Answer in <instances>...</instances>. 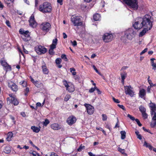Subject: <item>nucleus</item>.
Instances as JSON below:
<instances>
[{"instance_id":"nucleus-1","label":"nucleus","mask_w":156,"mask_h":156,"mask_svg":"<svg viewBox=\"0 0 156 156\" xmlns=\"http://www.w3.org/2000/svg\"><path fill=\"white\" fill-rule=\"evenodd\" d=\"M153 20L148 14H146L143 18L139 17L137 20L133 24L135 29L139 30L143 27H149L151 29L152 27Z\"/></svg>"},{"instance_id":"nucleus-2","label":"nucleus","mask_w":156,"mask_h":156,"mask_svg":"<svg viewBox=\"0 0 156 156\" xmlns=\"http://www.w3.org/2000/svg\"><path fill=\"white\" fill-rule=\"evenodd\" d=\"M38 10L44 13H50L52 10V8L51 3L46 2L39 5Z\"/></svg>"},{"instance_id":"nucleus-3","label":"nucleus","mask_w":156,"mask_h":156,"mask_svg":"<svg viewBox=\"0 0 156 156\" xmlns=\"http://www.w3.org/2000/svg\"><path fill=\"white\" fill-rule=\"evenodd\" d=\"M80 16L76 15L72 16L71 18V21L73 25L75 26L82 27L83 22Z\"/></svg>"},{"instance_id":"nucleus-4","label":"nucleus","mask_w":156,"mask_h":156,"mask_svg":"<svg viewBox=\"0 0 156 156\" xmlns=\"http://www.w3.org/2000/svg\"><path fill=\"white\" fill-rule=\"evenodd\" d=\"M19 33L20 34L22 39L24 41H27L30 39V33L28 30H25L21 28L19 30Z\"/></svg>"},{"instance_id":"nucleus-5","label":"nucleus","mask_w":156,"mask_h":156,"mask_svg":"<svg viewBox=\"0 0 156 156\" xmlns=\"http://www.w3.org/2000/svg\"><path fill=\"white\" fill-rule=\"evenodd\" d=\"M123 1L130 8L134 10L137 9L138 7V0H123Z\"/></svg>"},{"instance_id":"nucleus-6","label":"nucleus","mask_w":156,"mask_h":156,"mask_svg":"<svg viewBox=\"0 0 156 156\" xmlns=\"http://www.w3.org/2000/svg\"><path fill=\"white\" fill-rule=\"evenodd\" d=\"M124 33L127 39L129 40H131L136 34V32L132 28L129 29L124 32Z\"/></svg>"},{"instance_id":"nucleus-7","label":"nucleus","mask_w":156,"mask_h":156,"mask_svg":"<svg viewBox=\"0 0 156 156\" xmlns=\"http://www.w3.org/2000/svg\"><path fill=\"white\" fill-rule=\"evenodd\" d=\"M9 97L7 98V103L9 104H12L14 105H17L19 104V101L16 98L15 96L13 95L12 94H9Z\"/></svg>"},{"instance_id":"nucleus-8","label":"nucleus","mask_w":156,"mask_h":156,"mask_svg":"<svg viewBox=\"0 0 156 156\" xmlns=\"http://www.w3.org/2000/svg\"><path fill=\"white\" fill-rule=\"evenodd\" d=\"M114 37V34L111 33H105L102 37L104 42L108 43L112 41Z\"/></svg>"},{"instance_id":"nucleus-9","label":"nucleus","mask_w":156,"mask_h":156,"mask_svg":"<svg viewBox=\"0 0 156 156\" xmlns=\"http://www.w3.org/2000/svg\"><path fill=\"white\" fill-rule=\"evenodd\" d=\"M58 39L55 38L53 39L52 44L50 45V48L48 53L50 55H53L55 54L54 49L56 48V45L57 44Z\"/></svg>"},{"instance_id":"nucleus-10","label":"nucleus","mask_w":156,"mask_h":156,"mask_svg":"<svg viewBox=\"0 0 156 156\" xmlns=\"http://www.w3.org/2000/svg\"><path fill=\"white\" fill-rule=\"evenodd\" d=\"M35 50L36 52L39 55L44 54L47 51V49L44 46L39 45L35 48Z\"/></svg>"},{"instance_id":"nucleus-11","label":"nucleus","mask_w":156,"mask_h":156,"mask_svg":"<svg viewBox=\"0 0 156 156\" xmlns=\"http://www.w3.org/2000/svg\"><path fill=\"white\" fill-rule=\"evenodd\" d=\"M133 88L131 85L124 86V89L126 94L129 95L131 97H133L134 95H135V92L133 90Z\"/></svg>"},{"instance_id":"nucleus-12","label":"nucleus","mask_w":156,"mask_h":156,"mask_svg":"<svg viewBox=\"0 0 156 156\" xmlns=\"http://www.w3.org/2000/svg\"><path fill=\"white\" fill-rule=\"evenodd\" d=\"M29 26L33 28H35L37 26V23L36 22L34 15L33 14H32L28 20Z\"/></svg>"},{"instance_id":"nucleus-13","label":"nucleus","mask_w":156,"mask_h":156,"mask_svg":"<svg viewBox=\"0 0 156 156\" xmlns=\"http://www.w3.org/2000/svg\"><path fill=\"white\" fill-rule=\"evenodd\" d=\"M41 29L43 31L48 32L51 29V25L50 23L48 22L43 23L41 24Z\"/></svg>"},{"instance_id":"nucleus-14","label":"nucleus","mask_w":156,"mask_h":156,"mask_svg":"<svg viewBox=\"0 0 156 156\" xmlns=\"http://www.w3.org/2000/svg\"><path fill=\"white\" fill-rule=\"evenodd\" d=\"M84 105L86 107L87 112L89 115H91L93 114L94 109L93 106L90 104L87 103H85Z\"/></svg>"},{"instance_id":"nucleus-15","label":"nucleus","mask_w":156,"mask_h":156,"mask_svg":"<svg viewBox=\"0 0 156 156\" xmlns=\"http://www.w3.org/2000/svg\"><path fill=\"white\" fill-rule=\"evenodd\" d=\"M8 85V87L13 92H16L18 89V86L12 81H9Z\"/></svg>"},{"instance_id":"nucleus-16","label":"nucleus","mask_w":156,"mask_h":156,"mask_svg":"<svg viewBox=\"0 0 156 156\" xmlns=\"http://www.w3.org/2000/svg\"><path fill=\"white\" fill-rule=\"evenodd\" d=\"M149 106L151 109V114L153 115L155 113H156V105L155 103H152L150 101V103L149 104Z\"/></svg>"},{"instance_id":"nucleus-17","label":"nucleus","mask_w":156,"mask_h":156,"mask_svg":"<svg viewBox=\"0 0 156 156\" xmlns=\"http://www.w3.org/2000/svg\"><path fill=\"white\" fill-rule=\"evenodd\" d=\"M76 118L74 116L71 115L67 118L66 122L69 125L72 126L76 122Z\"/></svg>"},{"instance_id":"nucleus-18","label":"nucleus","mask_w":156,"mask_h":156,"mask_svg":"<svg viewBox=\"0 0 156 156\" xmlns=\"http://www.w3.org/2000/svg\"><path fill=\"white\" fill-rule=\"evenodd\" d=\"M153 115L152 121L150 124V126L152 128H154L156 126V113H155Z\"/></svg>"},{"instance_id":"nucleus-19","label":"nucleus","mask_w":156,"mask_h":156,"mask_svg":"<svg viewBox=\"0 0 156 156\" xmlns=\"http://www.w3.org/2000/svg\"><path fill=\"white\" fill-rule=\"evenodd\" d=\"M51 128L54 130H58L62 128L61 125L57 123H54L51 125Z\"/></svg>"},{"instance_id":"nucleus-20","label":"nucleus","mask_w":156,"mask_h":156,"mask_svg":"<svg viewBox=\"0 0 156 156\" xmlns=\"http://www.w3.org/2000/svg\"><path fill=\"white\" fill-rule=\"evenodd\" d=\"M43 65L41 66V68L43 73L44 74H48L49 73V71L45 63L43 62Z\"/></svg>"},{"instance_id":"nucleus-21","label":"nucleus","mask_w":156,"mask_h":156,"mask_svg":"<svg viewBox=\"0 0 156 156\" xmlns=\"http://www.w3.org/2000/svg\"><path fill=\"white\" fill-rule=\"evenodd\" d=\"M146 91L145 89H141L139 90V96L141 98H143L146 95Z\"/></svg>"},{"instance_id":"nucleus-22","label":"nucleus","mask_w":156,"mask_h":156,"mask_svg":"<svg viewBox=\"0 0 156 156\" xmlns=\"http://www.w3.org/2000/svg\"><path fill=\"white\" fill-rule=\"evenodd\" d=\"M66 90H67L69 92L72 93L74 91L75 88L74 85L71 84L69 85V86L66 87Z\"/></svg>"},{"instance_id":"nucleus-23","label":"nucleus","mask_w":156,"mask_h":156,"mask_svg":"<svg viewBox=\"0 0 156 156\" xmlns=\"http://www.w3.org/2000/svg\"><path fill=\"white\" fill-rule=\"evenodd\" d=\"M150 30L151 29H149V27H144L140 33L139 36L140 37H142L148 30Z\"/></svg>"},{"instance_id":"nucleus-24","label":"nucleus","mask_w":156,"mask_h":156,"mask_svg":"<svg viewBox=\"0 0 156 156\" xmlns=\"http://www.w3.org/2000/svg\"><path fill=\"white\" fill-rule=\"evenodd\" d=\"M13 136V133L12 132H9L7 134V136L6 137V140L10 141L11 140V138Z\"/></svg>"},{"instance_id":"nucleus-25","label":"nucleus","mask_w":156,"mask_h":156,"mask_svg":"<svg viewBox=\"0 0 156 156\" xmlns=\"http://www.w3.org/2000/svg\"><path fill=\"white\" fill-rule=\"evenodd\" d=\"M62 61L61 58H58L55 60L56 64L59 68H61L62 66V65L61 64Z\"/></svg>"},{"instance_id":"nucleus-26","label":"nucleus","mask_w":156,"mask_h":156,"mask_svg":"<svg viewBox=\"0 0 156 156\" xmlns=\"http://www.w3.org/2000/svg\"><path fill=\"white\" fill-rule=\"evenodd\" d=\"M155 60V59L154 58H151L150 59L151 65L153 67L152 69L154 70H155L156 69V62H154V61Z\"/></svg>"},{"instance_id":"nucleus-27","label":"nucleus","mask_w":156,"mask_h":156,"mask_svg":"<svg viewBox=\"0 0 156 156\" xmlns=\"http://www.w3.org/2000/svg\"><path fill=\"white\" fill-rule=\"evenodd\" d=\"M11 148L9 146L5 147L3 150L4 152L6 154L10 153L11 152Z\"/></svg>"},{"instance_id":"nucleus-28","label":"nucleus","mask_w":156,"mask_h":156,"mask_svg":"<svg viewBox=\"0 0 156 156\" xmlns=\"http://www.w3.org/2000/svg\"><path fill=\"white\" fill-rule=\"evenodd\" d=\"M0 63L1 65L3 67L4 66L7 65V62L6 61V60L4 58H1L0 60Z\"/></svg>"},{"instance_id":"nucleus-29","label":"nucleus","mask_w":156,"mask_h":156,"mask_svg":"<svg viewBox=\"0 0 156 156\" xmlns=\"http://www.w3.org/2000/svg\"><path fill=\"white\" fill-rule=\"evenodd\" d=\"M34 84L37 88H40L43 86V83L38 80L35 81Z\"/></svg>"},{"instance_id":"nucleus-30","label":"nucleus","mask_w":156,"mask_h":156,"mask_svg":"<svg viewBox=\"0 0 156 156\" xmlns=\"http://www.w3.org/2000/svg\"><path fill=\"white\" fill-rule=\"evenodd\" d=\"M4 69L6 72L8 71H11L12 70V67L10 65H9L8 64L4 66Z\"/></svg>"},{"instance_id":"nucleus-31","label":"nucleus","mask_w":156,"mask_h":156,"mask_svg":"<svg viewBox=\"0 0 156 156\" xmlns=\"http://www.w3.org/2000/svg\"><path fill=\"white\" fill-rule=\"evenodd\" d=\"M31 129L35 133H38L40 131V129L39 128H38L37 127L35 126H32Z\"/></svg>"},{"instance_id":"nucleus-32","label":"nucleus","mask_w":156,"mask_h":156,"mask_svg":"<svg viewBox=\"0 0 156 156\" xmlns=\"http://www.w3.org/2000/svg\"><path fill=\"white\" fill-rule=\"evenodd\" d=\"M101 16L100 14L98 13H95L94 15L93 19L94 21H97L99 20Z\"/></svg>"},{"instance_id":"nucleus-33","label":"nucleus","mask_w":156,"mask_h":156,"mask_svg":"<svg viewBox=\"0 0 156 156\" xmlns=\"http://www.w3.org/2000/svg\"><path fill=\"white\" fill-rule=\"evenodd\" d=\"M19 83L23 87H26L27 85V82L24 80H22Z\"/></svg>"},{"instance_id":"nucleus-34","label":"nucleus","mask_w":156,"mask_h":156,"mask_svg":"<svg viewBox=\"0 0 156 156\" xmlns=\"http://www.w3.org/2000/svg\"><path fill=\"white\" fill-rule=\"evenodd\" d=\"M144 146H145L146 147H148L149 149L151 150L153 148V147L150 144H149L146 141H145L144 144Z\"/></svg>"},{"instance_id":"nucleus-35","label":"nucleus","mask_w":156,"mask_h":156,"mask_svg":"<svg viewBox=\"0 0 156 156\" xmlns=\"http://www.w3.org/2000/svg\"><path fill=\"white\" fill-rule=\"evenodd\" d=\"M139 108L141 113L146 112V108L143 105H140Z\"/></svg>"},{"instance_id":"nucleus-36","label":"nucleus","mask_w":156,"mask_h":156,"mask_svg":"<svg viewBox=\"0 0 156 156\" xmlns=\"http://www.w3.org/2000/svg\"><path fill=\"white\" fill-rule=\"evenodd\" d=\"M121 134V138L123 140L126 138V132L125 131H122L120 132Z\"/></svg>"},{"instance_id":"nucleus-37","label":"nucleus","mask_w":156,"mask_h":156,"mask_svg":"<svg viewBox=\"0 0 156 156\" xmlns=\"http://www.w3.org/2000/svg\"><path fill=\"white\" fill-rule=\"evenodd\" d=\"M121 76L122 79H125L127 76V73L126 72H123V73H121Z\"/></svg>"},{"instance_id":"nucleus-38","label":"nucleus","mask_w":156,"mask_h":156,"mask_svg":"<svg viewBox=\"0 0 156 156\" xmlns=\"http://www.w3.org/2000/svg\"><path fill=\"white\" fill-rule=\"evenodd\" d=\"M14 0H4V2L7 5L13 3Z\"/></svg>"},{"instance_id":"nucleus-39","label":"nucleus","mask_w":156,"mask_h":156,"mask_svg":"<svg viewBox=\"0 0 156 156\" xmlns=\"http://www.w3.org/2000/svg\"><path fill=\"white\" fill-rule=\"evenodd\" d=\"M49 123L50 121L49 120L47 119H46L45 120L44 122H43V124L44 126H46Z\"/></svg>"},{"instance_id":"nucleus-40","label":"nucleus","mask_w":156,"mask_h":156,"mask_svg":"<svg viewBox=\"0 0 156 156\" xmlns=\"http://www.w3.org/2000/svg\"><path fill=\"white\" fill-rule=\"evenodd\" d=\"M61 58L64 60L66 62H67L68 60V58H67L66 55L65 54H63L61 55Z\"/></svg>"},{"instance_id":"nucleus-41","label":"nucleus","mask_w":156,"mask_h":156,"mask_svg":"<svg viewBox=\"0 0 156 156\" xmlns=\"http://www.w3.org/2000/svg\"><path fill=\"white\" fill-rule=\"evenodd\" d=\"M71 98V96L69 94H67L65 96L64 98V101H65L67 102L69 99Z\"/></svg>"},{"instance_id":"nucleus-42","label":"nucleus","mask_w":156,"mask_h":156,"mask_svg":"<svg viewBox=\"0 0 156 156\" xmlns=\"http://www.w3.org/2000/svg\"><path fill=\"white\" fill-rule=\"evenodd\" d=\"M150 78V76H148V79H147L148 82L150 84V86H153V87L154 86L155 84H153L152 81L151 80L149 79Z\"/></svg>"},{"instance_id":"nucleus-43","label":"nucleus","mask_w":156,"mask_h":156,"mask_svg":"<svg viewBox=\"0 0 156 156\" xmlns=\"http://www.w3.org/2000/svg\"><path fill=\"white\" fill-rule=\"evenodd\" d=\"M127 39L126 36H125V34L124 33V35L121 37V40L123 42H125L127 41Z\"/></svg>"},{"instance_id":"nucleus-44","label":"nucleus","mask_w":156,"mask_h":156,"mask_svg":"<svg viewBox=\"0 0 156 156\" xmlns=\"http://www.w3.org/2000/svg\"><path fill=\"white\" fill-rule=\"evenodd\" d=\"M26 88L24 90V94L26 96L28 95V94L29 91V88L28 87H26Z\"/></svg>"},{"instance_id":"nucleus-45","label":"nucleus","mask_w":156,"mask_h":156,"mask_svg":"<svg viewBox=\"0 0 156 156\" xmlns=\"http://www.w3.org/2000/svg\"><path fill=\"white\" fill-rule=\"evenodd\" d=\"M45 156H58V155L55 152H52L49 154H46Z\"/></svg>"},{"instance_id":"nucleus-46","label":"nucleus","mask_w":156,"mask_h":156,"mask_svg":"<svg viewBox=\"0 0 156 156\" xmlns=\"http://www.w3.org/2000/svg\"><path fill=\"white\" fill-rule=\"evenodd\" d=\"M102 120L103 121H106L107 119V116L105 114H102Z\"/></svg>"},{"instance_id":"nucleus-47","label":"nucleus","mask_w":156,"mask_h":156,"mask_svg":"<svg viewBox=\"0 0 156 156\" xmlns=\"http://www.w3.org/2000/svg\"><path fill=\"white\" fill-rule=\"evenodd\" d=\"M144 119H146L147 118L148 115L145 112H143L141 113Z\"/></svg>"},{"instance_id":"nucleus-48","label":"nucleus","mask_w":156,"mask_h":156,"mask_svg":"<svg viewBox=\"0 0 156 156\" xmlns=\"http://www.w3.org/2000/svg\"><path fill=\"white\" fill-rule=\"evenodd\" d=\"M62 83L63 85L65 86L66 88L69 85L67 83V81L65 80H63Z\"/></svg>"},{"instance_id":"nucleus-49","label":"nucleus","mask_w":156,"mask_h":156,"mask_svg":"<svg viewBox=\"0 0 156 156\" xmlns=\"http://www.w3.org/2000/svg\"><path fill=\"white\" fill-rule=\"evenodd\" d=\"M127 116L128 118H129L132 121L135 120L136 119L133 116L129 114H128L127 115Z\"/></svg>"},{"instance_id":"nucleus-50","label":"nucleus","mask_w":156,"mask_h":156,"mask_svg":"<svg viewBox=\"0 0 156 156\" xmlns=\"http://www.w3.org/2000/svg\"><path fill=\"white\" fill-rule=\"evenodd\" d=\"M135 121L137 123L138 126H142V124L141 123L140 121L138 119H136Z\"/></svg>"},{"instance_id":"nucleus-51","label":"nucleus","mask_w":156,"mask_h":156,"mask_svg":"<svg viewBox=\"0 0 156 156\" xmlns=\"http://www.w3.org/2000/svg\"><path fill=\"white\" fill-rule=\"evenodd\" d=\"M117 105L120 108L122 109V110H123L124 111H125L126 109L124 107L123 105H120L119 104Z\"/></svg>"},{"instance_id":"nucleus-52","label":"nucleus","mask_w":156,"mask_h":156,"mask_svg":"<svg viewBox=\"0 0 156 156\" xmlns=\"http://www.w3.org/2000/svg\"><path fill=\"white\" fill-rule=\"evenodd\" d=\"M118 151L121 153L122 154H124L125 152V150L124 149H122L120 147L118 148Z\"/></svg>"},{"instance_id":"nucleus-53","label":"nucleus","mask_w":156,"mask_h":156,"mask_svg":"<svg viewBox=\"0 0 156 156\" xmlns=\"http://www.w3.org/2000/svg\"><path fill=\"white\" fill-rule=\"evenodd\" d=\"M85 146H83V147L81 145L77 149V151L79 152H80L82 151V150L83 149H84Z\"/></svg>"},{"instance_id":"nucleus-54","label":"nucleus","mask_w":156,"mask_h":156,"mask_svg":"<svg viewBox=\"0 0 156 156\" xmlns=\"http://www.w3.org/2000/svg\"><path fill=\"white\" fill-rule=\"evenodd\" d=\"M96 87L95 86V87H94V88H93V87L91 88L89 90V92L90 93H92L93 92L95 91V90H96Z\"/></svg>"},{"instance_id":"nucleus-55","label":"nucleus","mask_w":156,"mask_h":156,"mask_svg":"<svg viewBox=\"0 0 156 156\" xmlns=\"http://www.w3.org/2000/svg\"><path fill=\"white\" fill-rule=\"evenodd\" d=\"M147 51V48H145L140 53V55H141L145 52H146Z\"/></svg>"},{"instance_id":"nucleus-56","label":"nucleus","mask_w":156,"mask_h":156,"mask_svg":"<svg viewBox=\"0 0 156 156\" xmlns=\"http://www.w3.org/2000/svg\"><path fill=\"white\" fill-rule=\"evenodd\" d=\"M112 99L116 103H119L120 102V101L118 99H116L114 97H113Z\"/></svg>"},{"instance_id":"nucleus-57","label":"nucleus","mask_w":156,"mask_h":156,"mask_svg":"<svg viewBox=\"0 0 156 156\" xmlns=\"http://www.w3.org/2000/svg\"><path fill=\"white\" fill-rule=\"evenodd\" d=\"M5 23L9 27H11V26L10 25V23L9 21L8 20H6L5 22Z\"/></svg>"},{"instance_id":"nucleus-58","label":"nucleus","mask_w":156,"mask_h":156,"mask_svg":"<svg viewBox=\"0 0 156 156\" xmlns=\"http://www.w3.org/2000/svg\"><path fill=\"white\" fill-rule=\"evenodd\" d=\"M71 42L73 46H75L77 45V42L75 40L74 41H71Z\"/></svg>"},{"instance_id":"nucleus-59","label":"nucleus","mask_w":156,"mask_h":156,"mask_svg":"<svg viewBox=\"0 0 156 156\" xmlns=\"http://www.w3.org/2000/svg\"><path fill=\"white\" fill-rule=\"evenodd\" d=\"M29 78L30 79L31 81L34 84V83H35V81H34V79L32 78V77L31 76H30Z\"/></svg>"},{"instance_id":"nucleus-60","label":"nucleus","mask_w":156,"mask_h":156,"mask_svg":"<svg viewBox=\"0 0 156 156\" xmlns=\"http://www.w3.org/2000/svg\"><path fill=\"white\" fill-rule=\"evenodd\" d=\"M10 119H12V122H13V123H14V124H15V123H16V121L15 120V118L14 117H13L11 115H10Z\"/></svg>"},{"instance_id":"nucleus-61","label":"nucleus","mask_w":156,"mask_h":156,"mask_svg":"<svg viewBox=\"0 0 156 156\" xmlns=\"http://www.w3.org/2000/svg\"><path fill=\"white\" fill-rule=\"evenodd\" d=\"M93 66V67L95 71L97 73H99V71H98V69H97V68H96L95 66L94 65L93 66Z\"/></svg>"},{"instance_id":"nucleus-62","label":"nucleus","mask_w":156,"mask_h":156,"mask_svg":"<svg viewBox=\"0 0 156 156\" xmlns=\"http://www.w3.org/2000/svg\"><path fill=\"white\" fill-rule=\"evenodd\" d=\"M96 90H97V93L98 94H101V92L97 87H96Z\"/></svg>"},{"instance_id":"nucleus-63","label":"nucleus","mask_w":156,"mask_h":156,"mask_svg":"<svg viewBox=\"0 0 156 156\" xmlns=\"http://www.w3.org/2000/svg\"><path fill=\"white\" fill-rule=\"evenodd\" d=\"M119 121L118 119H117V122L116 123L115 125V126L114 128H119Z\"/></svg>"},{"instance_id":"nucleus-64","label":"nucleus","mask_w":156,"mask_h":156,"mask_svg":"<svg viewBox=\"0 0 156 156\" xmlns=\"http://www.w3.org/2000/svg\"><path fill=\"white\" fill-rule=\"evenodd\" d=\"M57 2L59 3L61 5H62L63 4V0H57Z\"/></svg>"}]
</instances>
